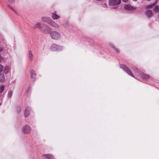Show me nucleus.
Listing matches in <instances>:
<instances>
[{
    "instance_id": "obj_1",
    "label": "nucleus",
    "mask_w": 159,
    "mask_h": 159,
    "mask_svg": "<svg viewBox=\"0 0 159 159\" xmlns=\"http://www.w3.org/2000/svg\"><path fill=\"white\" fill-rule=\"evenodd\" d=\"M50 36L52 39L58 40L61 38V35L58 32L56 31H52L50 33Z\"/></svg>"
},
{
    "instance_id": "obj_2",
    "label": "nucleus",
    "mask_w": 159,
    "mask_h": 159,
    "mask_svg": "<svg viewBox=\"0 0 159 159\" xmlns=\"http://www.w3.org/2000/svg\"><path fill=\"white\" fill-rule=\"evenodd\" d=\"M63 49V47L57 45L55 44H52L50 47V50L53 51H61Z\"/></svg>"
},
{
    "instance_id": "obj_3",
    "label": "nucleus",
    "mask_w": 159,
    "mask_h": 159,
    "mask_svg": "<svg viewBox=\"0 0 159 159\" xmlns=\"http://www.w3.org/2000/svg\"><path fill=\"white\" fill-rule=\"evenodd\" d=\"M120 67L122 68L129 75L133 77H134V75H133L131 71L126 66L124 65L121 64L120 65Z\"/></svg>"
},
{
    "instance_id": "obj_4",
    "label": "nucleus",
    "mask_w": 159,
    "mask_h": 159,
    "mask_svg": "<svg viewBox=\"0 0 159 159\" xmlns=\"http://www.w3.org/2000/svg\"><path fill=\"white\" fill-rule=\"evenodd\" d=\"M120 0H109V4L110 6H114L119 4Z\"/></svg>"
},
{
    "instance_id": "obj_5",
    "label": "nucleus",
    "mask_w": 159,
    "mask_h": 159,
    "mask_svg": "<svg viewBox=\"0 0 159 159\" xmlns=\"http://www.w3.org/2000/svg\"><path fill=\"white\" fill-rule=\"evenodd\" d=\"M22 131L25 134H29L31 131L30 126L27 125H25L22 129Z\"/></svg>"
},
{
    "instance_id": "obj_6",
    "label": "nucleus",
    "mask_w": 159,
    "mask_h": 159,
    "mask_svg": "<svg viewBox=\"0 0 159 159\" xmlns=\"http://www.w3.org/2000/svg\"><path fill=\"white\" fill-rule=\"evenodd\" d=\"M49 25L50 26L56 29H59L60 28L59 25L57 24L55 22H54L52 20H51V21H50V22L49 24Z\"/></svg>"
},
{
    "instance_id": "obj_7",
    "label": "nucleus",
    "mask_w": 159,
    "mask_h": 159,
    "mask_svg": "<svg viewBox=\"0 0 159 159\" xmlns=\"http://www.w3.org/2000/svg\"><path fill=\"white\" fill-rule=\"evenodd\" d=\"M124 8L126 10H134L136 9V7L132 6L128 4H125Z\"/></svg>"
},
{
    "instance_id": "obj_8",
    "label": "nucleus",
    "mask_w": 159,
    "mask_h": 159,
    "mask_svg": "<svg viewBox=\"0 0 159 159\" xmlns=\"http://www.w3.org/2000/svg\"><path fill=\"white\" fill-rule=\"evenodd\" d=\"M41 20L43 22H46L49 24L52 19L48 17L42 16L41 17Z\"/></svg>"
},
{
    "instance_id": "obj_9",
    "label": "nucleus",
    "mask_w": 159,
    "mask_h": 159,
    "mask_svg": "<svg viewBox=\"0 0 159 159\" xmlns=\"http://www.w3.org/2000/svg\"><path fill=\"white\" fill-rule=\"evenodd\" d=\"M30 110L31 108L29 107H28L25 109L24 115L25 117H27L29 116Z\"/></svg>"
},
{
    "instance_id": "obj_10",
    "label": "nucleus",
    "mask_w": 159,
    "mask_h": 159,
    "mask_svg": "<svg viewBox=\"0 0 159 159\" xmlns=\"http://www.w3.org/2000/svg\"><path fill=\"white\" fill-rule=\"evenodd\" d=\"M52 18L54 20H57L60 18V16L58 15L57 14L55 13H52Z\"/></svg>"
},
{
    "instance_id": "obj_11",
    "label": "nucleus",
    "mask_w": 159,
    "mask_h": 159,
    "mask_svg": "<svg viewBox=\"0 0 159 159\" xmlns=\"http://www.w3.org/2000/svg\"><path fill=\"white\" fill-rule=\"evenodd\" d=\"M33 28L34 29H36V28L41 29L42 28V27L41 26V24L39 22H38L35 24L33 26Z\"/></svg>"
},
{
    "instance_id": "obj_12",
    "label": "nucleus",
    "mask_w": 159,
    "mask_h": 159,
    "mask_svg": "<svg viewBox=\"0 0 159 159\" xmlns=\"http://www.w3.org/2000/svg\"><path fill=\"white\" fill-rule=\"evenodd\" d=\"M30 75L31 78L34 79H35L36 75V73L35 71L33 70H32L30 71Z\"/></svg>"
},
{
    "instance_id": "obj_13",
    "label": "nucleus",
    "mask_w": 159,
    "mask_h": 159,
    "mask_svg": "<svg viewBox=\"0 0 159 159\" xmlns=\"http://www.w3.org/2000/svg\"><path fill=\"white\" fill-rule=\"evenodd\" d=\"M141 77L145 79H147L149 78V76L148 75L144 74L143 72L140 73Z\"/></svg>"
},
{
    "instance_id": "obj_14",
    "label": "nucleus",
    "mask_w": 159,
    "mask_h": 159,
    "mask_svg": "<svg viewBox=\"0 0 159 159\" xmlns=\"http://www.w3.org/2000/svg\"><path fill=\"white\" fill-rule=\"evenodd\" d=\"M152 11L150 10H148L146 12V15L148 17H151L152 16Z\"/></svg>"
},
{
    "instance_id": "obj_15",
    "label": "nucleus",
    "mask_w": 159,
    "mask_h": 159,
    "mask_svg": "<svg viewBox=\"0 0 159 159\" xmlns=\"http://www.w3.org/2000/svg\"><path fill=\"white\" fill-rule=\"evenodd\" d=\"M43 156L48 159H52L54 157L51 154H44Z\"/></svg>"
},
{
    "instance_id": "obj_16",
    "label": "nucleus",
    "mask_w": 159,
    "mask_h": 159,
    "mask_svg": "<svg viewBox=\"0 0 159 159\" xmlns=\"http://www.w3.org/2000/svg\"><path fill=\"white\" fill-rule=\"evenodd\" d=\"M5 81V76L3 74H0V82H3Z\"/></svg>"
},
{
    "instance_id": "obj_17",
    "label": "nucleus",
    "mask_w": 159,
    "mask_h": 159,
    "mask_svg": "<svg viewBox=\"0 0 159 159\" xmlns=\"http://www.w3.org/2000/svg\"><path fill=\"white\" fill-rule=\"evenodd\" d=\"M7 7L11 10L13 11L16 15H18V13L11 6L8 5H7Z\"/></svg>"
},
{
    "instance_id": "obj_18",
    "label": "nucleus",
    "mask_w": 159,
    "mask_h": 159,
    "mask_svg": "<svg viewBox=\"0 0 159 159\" xmlns=\"http://www.w3.org/2000/svg\"><path fill=\"white\" fill-rule=\"evenodd\" d=\"M157 1H158L157 0H156V1H155V2L154 3H153L151 4H150L149 5L147 6L146 7V8H151L153 6L156 4V3L157 2Z\"/></svg>"
},
{
    "instance_id": "obj_19",
    "label": "nucleus",
    "mask_w": 159,
    "mask_h": 159,
    "mask_svg": "<svg viewBox=\"0 0 159 159\" xmlns=\"http://www.w3.org/2000/svg\"><path fill=\"white\" fill-rule=\"evenodd\" d=\"M29 56L30 61H32L33 55L32 52L30 51H29Z\"/></svg>"
},
{
    "instance_id": "obj_20",
    "label": "nucleus",
    "mask_w": 159,
    "mask_h": 159,
    "mask_svg": "<svg viewBox=\"0 0 159 159\" xmlns=\"http://www.w3.org/2000/svg\"><path fill=\"white\" fill-rule=\"evenodd\" d=\"M10 69V67L9 66H6L4 69V72L5 73H7Z\"/></svg>"
},
{
    "instance_id": "obj_21",
    "label": "nucleus",
    "mask_w": 159,
    "mask_h": 159,
    "mask_svg": "<svg viewBox=\"0 0 159 159\" xmlns=\"http://www.w3.org/2000/svg\"><path fill=\"white\" fill-rule=\"evenodd\" d=\"M12 95V92L11 91H9L8 93V98H11Z\"/></svg>"
},
{
    "instance_id": "obj_22",
    "label": "nucleus",
    "mask_w": 159,
    "mask_h": 159,
    "mask_svg": "<svg viewBox=\"0 0 159 159\" xmlns=\"http://www.w3.org/2000/svg\"><path fill=\"white\" fill-rule=\"evenodd\" d=\"M159 10V6L156 5L153 8V10L155 11H157Z\"/></svg>"
},
{
    "instance_id": "obj_23",
    "label": "nucleus",
    "mask_w": 159,
    "mask_h": 159,
    "mask_svg": "<svg viewBox=\"0 0 159 159\" xmlns=\"http://www.w3.org/2000/svg\"><path fill=\"white\" fill-rule=\"evenodd\" d=\"M4 87L3 85H1L0 87V93H1L3 91L4 89Z\"/></svg>"
},
{
    "instance_id": "obj_24",
    "label": "nucleus",
    "mask_w": 159,
    "mask_h": 159,
    "mask_svg": "<svg viewBox=\"0 0 159 159\" xmlns=\"http://www.w3.org/2000/svg\"><path fill=\"white\" fill-rule=\"evenodd\" d=\"M112 48L114 49L115 51L117 53H119V49L115 48L114 46H112Z\"/></svg>"
},
{
    "instance_id": "obj_25",
    "label": "nucleus",
    "mask_w": 159,
    "mask_h": 159,
    "mask_svg": "<svg viewBox=\"0 0 159 159\" xmlns=\"http://www.w3.org/2000/svg\"><path fill=\"white\" fill-rule=\"evenodd\" d=\"M8 0V2L11 4L14 3L15 2V0Z\"/></svg>"
},
{
    "instance_id": "obj_26",
    "label": "nucleus",
    "mask_w": 159,
    "mask_h": 159,
    "mask_svg": "<svg viewBox=\"0 0 159 159\" xmlns=\"http://www.w3.org/2000/svg\"><path fill=\"white\" fill-rule=\"evenodd\" d=\"M3 66L1 65H0V73L1 72L3 69Z\"/></svg>"
},
{
    "instance_id": "obj_27",
    "label": "nucleus",
    "mask_w": 159,
    "mask_h": 159,
    "mask_svg": "<svg viewBox=\"0 0 159 159\" xmlns=\"http://www.w3.org/2000/svg\"><path fill=\"white\" fill-rule=\"evenodd\" d=\"M102 7H104L106 8L107 7V5L106 3H104L102 5Z\"/></svg>"
},
{
    "instance_id": "obj_28",
    "label": "nucleus",
    "mask_w": 159,
    "mask_h": 159,
    "mask_svg": "<svg viewBox=\"0 0 159 159\" xmlns=\"http://www.w3.org/2000/svg\"><path fill=\"white\" fill-rule=\"evenodd\" d=\"M134 70H136L138 72H139V70H138L136 67H134Z\"/></svg>"
},
{
    "instance_id": "obj_29",
    "label": "nucleus",
    "mask_w": 159,
    "mask_h": 159,
    "mask_svg": "<svg viewBox=\"0 0 159 159\" xmlns=\"http://www.w3.org/2000/svg\"><path fill=\"white\" fill-rule=\"evenodd\" d=\"M109 46L111 47L112 48V46H113V45L111 43H109Z\"/></svg>"
},
{
    "instance_id": "obj_30",
    "label": "nucleus",
    "mask_w": 159,
    "mask_h": 159,
    "mask_svg": "<svg viewBox=\"0 0 159 159\" xmlns=\"http://www.w3.org/2000/svg\"><path fill=\"white\" fill-rule=\"evenodd\" d=\"M122 1L125 2H127L128 1V0H122Z\"/></svg>"
},
{
    "instance_id": "obj_31",
    "label": "nucleus",
    "mask_w": 159,
    "mask_h": 159,
    "mask_svg": "<svg viewBox=\"0 0 159 159\" xmlns=\"http://www.w3.org/2000/svg\"><path fill=\"white\" fill-rule=\"evenodd\" d=\"M97 1H101L102 0H97Z\"/></svg>"
},
{
    "instance_id": "obj_32",
    "label": "nucleus",
    "mask_w": 159,
    "mask_h": 159,
    "mask_svg": "<svg viewBox=\"0 0 159 159\" xmlns=\"http://www.w3.org/2000/svg\"><path fill=\"white\" fill-rule=\"evenodd\" d=\"M133 1H136L137 0H133Z\"/></svg>"
}]
</instances>
